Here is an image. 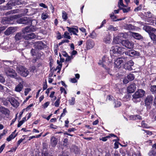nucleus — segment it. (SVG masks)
Returning a JSON list of instances; mask_svg holds the SVG:
<instances>
[{"instance_id":"obj_43","label":"nucleus","mask_w":156,"mask_h":156,"mask_svg":"<svg viewBox=\"0 0 156 156\" xmlns=\"http://www.w3.org/2000/svg\"><path fill=\"white\" fill-rule=\"evenodd\" d=\"M75 98L73 97L71 98V99L69 100V104L71 105H73L75 104Z\"/></svg>"},{"instance_id":"obj_33","label":"nucleus","mask_w":156,"mask_h":156,"mask_svg":"<svg viewBox=\"0 0 156 156\" xmlns=\"http://www.w3.org/2000/svg\"><path fill=\"white\" fill-rule=\"evenodd\" d=\"M62 18L64 21H66L68 19L67 14L64 11L62 12Z\"/></svg>"},{"instance_id":"obj_32","label":"nucleus","mask_w":156,"mask_h":156,"mask_svg":"<svg viewBox=\"0 0 156 156\" xmlns=\"http://www.w3.org/2000/svg\"><path fill=\"white\" fill-rule=\"evenodd\" d=\"M149 36L152 40L154 41H156V35L153 33V32L150 34Z\"/></svg>"},{"instance_id":"obj_2","label":"nucleus","mask_w":156,"mask_h":156,"mask_svg":"<svg viewBox=\"0 0 156 156\" xmlns=\"http://www.w3.org/2000/svg\"><path fill=\"white\" fill-rule=\"evenodd\" d=\"M16 71L19 74L25 77L27 76L29 73L27 69L21 65H18L17 67Z\"/></svg>"},{"instance_id":"obj_20","label":"nucleus","mask_w":156,"mask_h":156,"mask_svg":"<svg viewBox=\"0 0 156 156\" xmlns=\"http://www.w3.org/2000/svg\"><path fill=\"white\" fill-rule=\"evenodd\" d=\"M94 45V43L91 40L88 41L87 42L86 48L87 49H90L92 48Z\"/></svg>"},{"instance_id":"obj_42","label":"nucleus","mask_w":156,"mask_h":156,"mask_svg":"<svg viewBox=\"0 0 156 156\" xmlns=\"http://www.w3.org/2000/svg\"><path fill=\"white\" fill-rule=\"evenodd\" d=\"M149 156H156V152L153 150H151L149 154Z\"/></svg>"},{"instance_id":"obj_12","label":"nucleus","mask_w":156,"mask_h":156,"mask_svg":"<svg viewBox=\"0 0 156 156\" xmlns=\"http://www.w3.org/2000/svg\"><path fill=\"white\" fill-rule=\"evenodd\" d=\"M8 101L10 102L11 105L15 107H17L19 105V103L13 98H9Z\"/></svg>"},{"instance_id":"obj_35","label":"nucleus","mask_w":156,"mask_h":156,"mask_svg":"<svg viewBox=\"0 0 156 156\" xmlns=\"http://www.w3.org/2000/svg\"><path fill=\"white\" fill-rule=\"evenodd\" d=\"M134 76L133 74H129L127 76V78L129 81L133 80L134 79Z\"/></svg>"},{"instance_id":"obj_16","label":"nucleus","mask_w":156,"mask_h":156,"mask_svg":"<svg viewBox=\"0 0 156 156\" xmlns=\"http://www.w3.org/2000/svg\"><path fill=\"white\" fill-rule=\"evenodd\" d=\"M36 37V35L34 33H30L26 35H24V39L26 40H29L35 38Z\"/></svg>"},{"instance_id":"obj_29","label":"nucleus","mask_w":156,"mask_h":156,"mask_svg":"<svg viewBox=\"0 0 156 156\" xmlns=\"http://www.w3.org/2000/svg\"><path fill=\"white\" fill-rule=\"evenodd\" d=\"M16 131V130H15L14 132H13L9 136V137L7 138L6 140L7 141L9 142L12 139H13L16 136V135H14V134Z\"/></svg>"},{"instance_id":"obj_24","label":"nucleus","mask_w":156,"mask_h":156,"mask_svg":"<svg viewBox=\"0 0 156 156\" xmlns=\"http://www.w3.org/2000/svg\"><path fill=\"white\" fill-rule=\"evenodd\" d=\"M111 38L109 35L105 37L103 39V41L106 44H110L111 42Z\"/></svg>"},{"instance_id":"obj_15","label":"nucleus","mask_w":156,"mask_h":156,"mask_svg":"<svg viewBox=\"0 0 156 156\" xmlns=\"http://www.w3.org/2000/svg\"><path fill=\"white\" fill-rule=\"evenodd\" d=\"M30 21V20L27 17H23L17 20V22L19 23L27 24Z\"/></svg>"},{"instance_id":"obj_30","label":"nucleus","mask_w":156,"mask_h":156,"mask_svg":"<svg viewBox=\"0 0 156 156\" xmlns=\"http://www.w3.org/2000/svg\"><path fill=\"white\" fill-rule=\"evenodd\" d=\"M117 30V27H114L112 25H109L107 29V30L109 31H116Z\"/></svg>"},{"instance_id":"obj_7","label":"nucleus","mask_w":156,"mask_h":156,"mask_svg":"<svg viewBox=\"0 0 156 156\" xmlns=\"http://www.w3.org/2000/svg\"><path fill=\"white\" fill-rule=\"evenodd\" d=\"M145 14L146 16V20L147 22L151 23L154 22V19L156 17L154 16L149 12H145Z\"/></svg>"},{"instance_id":"obj_44","label":"nucleus","mask_w":156,"mask_h":156,"mask_svg":"<svg viewBox=\"0 0 156 156\" xmlns=\"http://www.w3.org/2000/svg\"><path fill=\"white\" fill-rule=\"evenodd\" d=\"M110 137V136L109 135L105 137H103L100 139V140H102L103 141H106L107 140L108 138H109Z\"/></svg>"},{"instance_id":"obj_8","label":"nucleus","mask_w":156,"mask_h":156,"mask_svg":"<svg viewBox=\"0 0 156 156\" xmlns=\"http://www.w3.org/2000/svg\"><path fill=\"white\" fill-rule=\"evenodd\" d=\"M121 44L123 46L129 49H132L134 47L133 43L132 41L128 40L122 41Z\"/></svg>"},{"instance_id":"obj_34","label":"nucleus","mask_w":156,"mask_h":156,"mask_svg":"<svg viewBox=\"0 0 156 156\" xmlns=\"http://www.w3.org/2000/svg\"><path fill=\"white\" fill-rule=\"evenodd\" d=\"M110 17L114 21L121 20H122L124 19V18H123V19H120L117 20H116V17L115 16L113 13L112 14H111L110 15Z\"/></svg>"},{"instance_id":"obj_36","label":"nucleus","mask_w":156,"mask_h":156,"mask_svg":"<svg viewBox=\"0 0 156 156\" xmlns=\"http://www.w3.org/2000/svg\"><path fill=\"white\" fill-rule=\"evenodd\" d=\"M64 37L66 38H67L68 39H70L71 37L69 35V34L67 31H66L65 32L64 35H63Z\"/></svg>"},{"instance_id":"obj_37","label":"nucleus","mask_w":156,"mask_h":156,"mask_svg":"<svg viewBox=\"0 0 156 156\" xmlns=\"http://www.w3.org/2000/svg\"><path fill=\"white\" fill-rule=\"evenodd\" d=\"M18 12V9H15L12 10H11L6 13V15H9L11 14L15 13Z\"/></svg>"},{"instance_id":"obj_17","label":"nucleus","mask_w":156,"mask_h":156,"mask_svg":"<svg viewBox=\"0 0 156 156\" xmlns=\"http://www.w3.org/2000/svg\"><path fill=\"white\" fill-rule=\"evenodd\" d=\"M153 97L152 95L148 96L145 100V104L146 105H149L152 103Z\"/></svg>"},{"instance_id":"obj_27","label":"nucleus","mask_w":156,"mask_h":156,"mask_svg":"<svg viewBox=\"0 0 156 156\" xmlns=\"http://www.w3.org/2000/svg\"><path fill=\"white\" fill-rule=\"evenodd\" d=\"M130 118L131 119L133 120H141L142 119L141 117L139 115H132L130 116Z\"/></svg>"},{"instance_id":"obj_5","label":"nucleus","mask_w":156,"mask_h":156,"mask_svg":"<svg viewBox=\"0 0 156 156\" xmlns=\"http://www.w3.org/2000/svg\"><path fill=\"white\" fill-rule=\"evenodd\" d=\"M112 62L111 59H109V57L107 56H103L101 60H100L99 62V64L102 66L104 68H105L106 66Z\"/></svg>"},{"instance_id":"obj_53","label":"nucleus","mask_w":156,"mask_h":156,"mask_svg":"<svg viewBox=\"0 0 156 156\" xmlns=\"http://www.w3.org/2000/svg\"><path fill=\"white\" fill-rule=\"evenodd\" d=\"M1 23L3 24H5L7 23H9V22L6 19H3L1 21Z\"/></svg>"},{"instance_id":"obj_49","label":"nucleus","mask_w":156,"mask_h":156,"mask_svg":"<svg viewBox=\"0 0 156 156\" xmlns=\"http://www.w3.org/2000/svg\"><path fill=\"white\" fill-rule=\"evenodd\" d=\"M118 6L119 8H121L120 6L125 7L124 5L123 4L122 1H119L118 2Z\"/></svg>"},{"instance_id":"obj_54","label":"nucleus","mask_w":156,"mask_h":156,"mask_svg":"<svg viewBox=\"0 0 156 156\" xmlns=\"http://www.w3.org/2000/svg\"><path fill=\"white\" fill-rule=\"evenodd\" d=\"M49 126L50 128L54 129H57V128L56 126L52 124H51Z\"/></svg>"},{"instance_id":"obj_26","label":"nucleus","mask_w":156,"mask_h":156,"mask_svg":"<svg viewBox=\"0 0 156 156\" xmlns=\"http://www.w3.org/2000/svg\"><path fill=\"white\" fill-rule=\"evenodd\" d=\"M129 52H130V56L131 57H133L134 56H139V53L135 50H131L129 51Z\"/></svg>"},{"instance_id":"obj_25","label":"nucleus","mask_w":156,"mask_h":156,"mask_svg":"<svg viewBox=\"0 0 156 156\" xmlns=\"http://www.w3.org/2000/svg\"><path fill=\"white\" fill-rule=\"evenodd\" d=\"M21 2L19 0H12L9 1V4H13V5L15 6L16 5H19L20 4Z\"/></svg>"},{"instance_id":"obj_4","label":"nucleus","mask_w":156,"mask_h":156,"mask_svg":"<svg viewBox=\"0 0 156 156\" xmlns=\"http://www.w3.org/2000/svg\"><path fill=\"white\" fill-rule=\"evenodd\" d=\"M127 61L126 57H121L117 58L115 61V66L118 68H119L121 65H124Z\"/></svg>"},{"instance_id":"obj_40","label":"nucleus","mask_w":156,"mask_h":156,"mask_svg":"<svg viewBox=\"0 0 156 156\" xmlns=\"http://www.w3.org/2000/svg\"><path fill=\"white\" fill-rule=\"evenodd\" d=\"M114 103L115 104V107H119L121 105V103L119 101H115L114 102Z\"/></svg>"},{"instance_id":"obj_28","label":"nucleus","mask_w":156,"mask_h":156,"mask_svg":"<svg viewBox=\"0 0 156 156\" xmlns=\"http://www.w3.org/2000/svg\"><path fill=\"white\" fill-rule=\"evenodd\" d=\"M122 41L120 39H119L118 36H116L114 37L113 43L115 44H119L120 43H121Z\"/></svg>"},{"instance_id":"obj_21","label":"nucleus","mask_w":156,"mask_h":156,"mask_svg":"<svg viewBox=\"0 0 156 156\" xmlns=\"http://www.w3.org/2000/svg\"><path fill=\"white\" fill-rule=\"evenodd\" d=\"M131 35L135 38L140 40L143 38V37L139 34L135 32H132Z\"/></svg>"},{"instance_id":"obj_31","label":"nucleus","mask_w":156,"mask_h":156,"mask_svg":"<svg viewBox=\"0 0 156 156\" xmlns=\"http://www.w3.org/2000/svg\"><path fill=\"white\" fill-rule=\"evenodd\" d=\"M48 15L46 13H43L41 15V19L43 20H45L48 17Z\"/></svg>"},{"instance_id":"obj_64","label":"nucleus","mask_w":156,"mask_h":156,"mask_svg":"<svg viewBox=\"0 0 156 156\" xmlns=\"http://www.w3.org/2000/svg\"><path fill=\"white\" fill-rule=\"evenodd\" d=\"M129 81L128 80H127L126 78H125L124 79L123 82L124 83L126 84L129 82Z\"/></svg>"},{"instance_id":"obj_41","label":"nucleus","mask_w":156,"mask_h":156,"mask_svg":"<svg viewBox=\"0 0 156 156\" xmlns=\"http://www.w3.org/2000/svg\"><path fill=\"white\" fill-rule=\"evenodd\" d=\"M149 156H156V152L153 150H151L149 154Z\"/></svg>"},{"instance_id":"obj_62","label":"nucleus","mask_w":156,"mask_h":156,"mask_svg":"<svg viewBox=\"0 0 156 156\" xmlns=\"http://www.w3.org/2000/svg\"><path fill=\"white\" fill-rule=\"evenodd\" d=\"M77 81V80L75 78H72L71 79V82L72 83H76Z\"/></svg>"},{"instance_id":"obj_11","label":"nucleus","mask_w":156,"mask_h":156,"mask_svg":"<svg viewBox=\"0 0 156 156\" xmlns=\"http://www.w3.org/2000/svg\"><path fill=\"white\" fill-rule=\"evenodd\" d=\"M66 28L68 29V31L70 33H72L74 35L78 36V35L77 34L78 32V29L77 27H67Z\"/></svg>"},{"instance_id":"obj_56","label":"nucleus","mask_w":156,"mask_h":156,"mask_svg":"<svg viewBox=\"0 0 156 156\" xmlns=\"http://www.w3.org/2000/svg\"><path fill=\"white\" fill-rule=\"evenodd\" d=\"M113 97L111 96H108L107 98L106 101H110L112 100Z\"/></svg>"},{"instance_id":"obj_48","label":"nucleus","mask_w":156,"mask_h":156,"mask_svg":"<svg viewBox=\"0 0 156 156\" xmlns=\"http://www.w3.org/2000/svg\"><path fill=\"white\" fill-rule=\"evenodd\" d=\"M31 90V89L29 88H26L25 90L24 94L25 96H27L29 92Z\"/></svg>"},{"instance_id":"obj_14","label":"nucleus","mask_w":156,"mask_h":156,"mask_svg":"<svg viewBox=\"0 0 156 156\" xmlns=\"http://www.w3.org/2000/svg\"><path fill=\"white\" fill-rule=\"evenodd\" d=\"M24 35L23 33L18 32L16 33L15 36V39L16 41H19L23 38L24 39Z\"/></svg>"},{"instance_id":"obj_19","label":"nucleus","mask_w":156,"mask_h":156,"mask_svg":"<svg viewBox=\"0 0 156 156\" xmlns=\"http://www.w3.org/2000/svg\"><path fill=\"white\" fill-rule=\"evenodd\" d=\"M14 30L15 29L13 27H9L5 32V34L6 35H9L14 32Z\"/></svg>"},{"instance_id":"obj_3","label":"nucleus","mask_w":156,"mask_h":156,"mask_svg":"<svg viewBox=\"0 0 156 156\" xmlns=\"http://www.w3.org/2000/svg\"><path fill=\"white\" fill-rule=\"evenodd\" d=\"M125 48L119 46L118 45H115L112 46L110 50L111 54H122L124 53Z\"/></svg>"},{"instance_id":"obj_63","label":"nucleus","mask_w":156,"mask_h":156,"mask_svg":"<svg viewBox=\"0 0 156 156\" xmlns=\"http://www.w3.org/2000/svg\"><path fill=\"white\" fill-rule=\"evenodd\" d=\"M120 35H121V36L123 38H125L127 37V34L126 33L124 34V33H122L120 34Z\"/></svg>"},{"instance_id":"obj_38","label":"nucleus","mask_w":156,"mask_h":156,"mask_svg":"<svg viewBox=\"0 0 156 156\" xmlns=\"http://www.w3.org/2000/svg\"><path fill=\"white\" fill-rule=\"evenodd\" d=\"M150 90L153 93H156V85L151 86Z\"/></svg>"},{"instance_id":"obj_52","label":"nucleus","mask_w":156,"mask_h":156,"mask_svg":"<svg viewBox=\"0 0 156 156\" xmlns=\"http://www.w3.org/2000/svg\"><path fill=\"white\" fill-rule=\"evenodd\" d=\"M141 125L142 127L145 128H148L147 124L145 123L144 121H142Z\"/></svg>"},{"instance_id":"obj_58","label":"nucleus","mask_w":156,"mask_h":156,"mask_svg":"<svg viewBox=\"0 0 156 156\" xmlns=\"http://www.w3.org/2000/svg\"><path fill=\"white\" fill-rule=\"evenodd\" d=\"M39 5L41 7H43L44 8H47V6L44 4L43 3H40V4H39Z\"/></svg>"},{"instance_id":"obj_10","label":"nucleus","mask_w":156,"mask_h":156,"mask_svg":"<svg viewBox=\"0 0 156 156\" xmlns=\"http://www.w3.org/2000/svg\"><path fill=\"white\" fill-rule=\"evenodd\" d=\"M143 29L149 34L152 32H154L156 33V29H154L149 26H144L143 27Z\"/></svg>"},{"instance_id":"obj_51","label":"nucleus","mask_w":156,"mask_h":156,"mask_svg":"<svg viewBox=\"0 0 156 156\" xmlns=\"http://www.w3.org/2000/svg\"><path fill=\"white\" fill-rule=\"evenodd\" d=\"M142 8L141 5H140L139 6H138L135 8L134 10L135 11L137 12L139 10H140Z\"/></svg>"},{"instance_id":"obj_50","label":"nucleus","mask_w":156,"mask_h":156,"mask_svg":"<svg viewBox=\"0 0 156 156\" xmlns=\"http://www.w3.org/2000/svg\"><path fill=\"white\" fill-rule=\"evenodd\" d=\"M120 9H122V11H123V12L124 13H126V12H128L129 11L130 9L129 8H127V9L121 8Z\"/></svg>"},{"instance_id":"obj_23","label":"nucleus","mask_w":156,"mask_h":156,"mask_svg":"<svg viewBox=\"0 0 156 156\" xmlns=\"http://www.w3.org/2000/svg\"><path fill=\"white\" fill-rule=\"evenodd\" d=\"M50 141L51 145L53 147H55L58 142L57 139L54 136L51 137Z\"/></svg>"},{"instance_id":"obj_13","label":"nucleus","mask_w":156,"mask_h":156,"mask_svg":"<svg viewBox=\"0 0 156 156\" xmlns=\"http://www.w3.org/2000/svg\"><path fill=\"white\" fill-rule=\"evenodd\" d=\"M44 46V43L41 41L35 42L34 45V47L35 48L38 49H41Z\"/></svg>"},{"instance_id":"obj_9","label":"nucleus","mask_w":156,"mask_h":156,"mask_svg":"<svg viewBox=\"0 0 156 156\" xmlns=\"http://www.w3.org/2000/svg\"><path fill=\"white\" fill-rule=\"evenodd\" d=\"M19 80H20L21 81L16 86L15 89V91L19 92H20L23 88V84L24 83V82L21 78L19 79Z\"/></svg>"},{"instance_id":"obj_55","label":"nucleus","mask_w":156,"mask_h":156,"mask_svg":"<svg viewBox=\"0 0 156 156\" xmlns=\"http://www.w3.org/2000/svg\"><path fill=\"white\" fill-rule=\"evenodd\" d=\"M62 67V64H59V65L57 66L56 68V69H58V72H59Z\"/></svg>"},{"instance_id":"obj_60","label":"nucleus","mask_w":156,"mask_h":156,"mask_svg":"<svg viewBox=\"0 0 156 156\" xmlns=\"http://www.w3.org/2000/svg\"><path fill=\"white\" fill-rule=\"evenodd\" d=\"M18 17V15H14L12 16L11 17V20L15 19H16L17 17Z\"/></svg>"},{"instance_id":"obj_45","label":"nucleus","mask_w":156,"mask_h":156,"mask_svg":"<svg viewBox=\"0 0 156 156\" xmlns=\"http://www.w3.org/2000/svg\"><path fill=\"white\" fill-rule=\"evenodd\" d=\"M66 62H69L72 59H73V56L71 55L70 56H69L68 55L67 57H66Z\"/></svg>"},{"instance_id":"obj_47","label":"nucleus","mask_w":156,"mask_h":156,"mask_svg":"<svg viewBox=\"0 0 156 156\" xmlns=\"http://www.w3.org/2000/svg\"><path fill=\"white\" fill-rule=\"evenodd\" d=\"M9 2L6 5V9H12V6H14L13 5V4H9Z\"/></svg>"},{"instance_id":"obj_39","label":"nucleus","mask_w":156,"mask_h":156,"mask_svg":"<svg viewBox=\"0 0 156 156\" xmlns=\"http://www.w3.org/2000/svg\"><path fill=\"white\" fill-rule=\"evenodd\" d=\"M37 49H36L32 48L31 51V53L32 56H35L36 55V54L37 52Z\"/></svg>"},{"instance_id":"obj_46","label":"nucleus","mask_w":156,"mask_h":156,"mask_svg":"<svg viewBox=\"0 0 156 156\" xmlns=\"http://www.w3.org/2000/svg\"><path fill=\"white\" fill-rule=\"evenodd\" d=\"M60 104V99L58 98L55 103V107H58Z\"/></svg>"},{"instance_id":"obj_6","label":"nucleus","mask_w":156,"mask_h":156,"mask_svg":"<svg viewBox=\"0 0 156 156\" xmlns=\"http://www.w3.org/2000/svg\"><path fill=\"white\" fill-rule=\"evenodd\" d=\"M5 72L6 75L8 76L13 78H16V73L15 70L11 69L8 67L5 68Z\"/></svg>"},{"instance_id":"obj_18","label":"nucleus","mask_w":156,"mask_h":156,"mask_svg":"<svg viewBox=\"0 0 156 156\" xmlns=\"http://www.w3.org/2000/svg\"><path fill=\"white\" fill-rule=\"evenodd\" d=\"M136 87L134 83H132L127 88V91L129 93L133 92L136 90Z\"/></svg>"},{"instance_id":"obj_1","label":"nucleus","mask_w":156,"mask_h":156,"mask_svg":"<svg viewBox=\"0 0 156 156\" xmlns=\"http://www.w3.org/2000/svg\"><path fill=\"white\" fill-rule=\"evenodd\" d=\"M145 91L142 89H139L133 95L132 100L134 102H139L141 100V98L144 94Z\"/></svg>"},{"instance_id":"obj_61","label":"nucleus","mask_w":156,"mask_h":156,"mask_svg":"<svg viewBox=\"0 0 156 156\" xmlns=\"http://www.w3.org/2000/svg\"><path fill=\"white\" fill-rule=\"evenodd\" d=\"M49 104V102H47L43 105V106L44 108H46L48 106Z\"/></svg>"},{"instance_id":"obj_22","label":"nucleus","mask_w":156,"mask_h":156,"mask_svg":"<svg viewBox=\"0 0 156 156\" xmlns=\"http://www.w3.org/2000/svg\"><path fill=\"white\" fill-rule=\"evenodd\" d=\"M33 31L32 29V27H25L24 29H23L22 32L24 35H26L27 33Z\"/></svg>"},{"instance_id":"obj_59","label":"nucleus","mask_w":156,"mask_h":156,"mask_svg":"<svg viewBox=\"0 0 156 156\" xmlns=\"http://www.w3.org/2000/svg\"><path fill=\"white\" fill-rule=\"evenodd\" d=\"M5 144H2L0 147V151L2 152L5 147Z\"/></svg>"},{"instance_id":"obj_57","label":"nucleus","mask_w":156,"mask_h":156,"mask_svg":"<svg viewBox=\"0 0 156 156\" xmlns=\"http://www.w3.org/2000/svg\"><path fill=\"white\" fill-rule=\"evenodd\" d=\"M4 62H5V63H4V65L6 66H9L11 64V62L9 61H4Z\"/></svg>"}]
</instances>
